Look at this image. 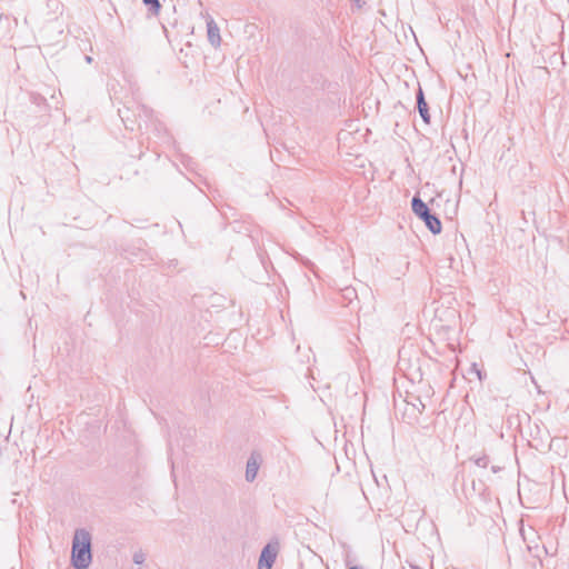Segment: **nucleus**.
<instances>
[{
  "mask_svg": "<svg viewBox=\"0 0 569 569\" xmlns=\"http://www.w3.org/2000/svg\"><path fill=\"white\" fill-rule=\"evenodd\" d=\"M142 2L144 6L149 7V11L152 14L158 16L160 13L161 4L159 0H142Z\"/></svg>",
  "mask_w": 569,
  "mask_h": 569,
  "instance_id": "6e6552de",
  "label": "nucleus"
},
{
  "mask_svg": "<svg viewBox=\"0 0 569 569\" xmlns=\"http://www.w3.org/2000/svg\"><path fill=\"white\" fill-rule=\"evenodd\" d=\"M412 569H420V568L416 566V567H412Z\"/></svg>",
  "mask_w": 569,
  "mask_h": 569,
  "instance_id": "4468645a",
  "label": "nucleus"
},
{
  "mask_svg": "<svg viewBox=\"0 0 569 569\" xmlns=\"http://www.w3.org/2000/svg\"><path fill=\"white\" fill-rule=\"evenodd\" d=\"M353 3H355V6H356L357 8H359V9H360L365 2H362L361 0H355V2H353Z\"/></svg>",
  "mask_w": 569,
  "mask_h": 569,
  "instance_id": "9b49d317",
  "label": "nucleus"
},
{
  "mask_svg": "<svg viewBox=\"0 0 569 569\" xmlns=\"http://www.w3.org/2000/svg\"><path fill=\"white\" fill-rule=\"evenodd\" d=\"M147 555L142 550H138L133 553L132 560L136 565H142L146 561Z\"/></svg>",
  "mask_w": 569,
  "mask_h": 569,
  "instance_id": "1a4fd4ad",
  "label": "nucleus"
},
{
  "mask_svg": "<svg viewBox=\"0 0 569 569\" xmlns=\"http://www.w3.org/2000/svg\"><path fill=\"white\" fill-rule=\"evenodd\" d=\"M411 208L413 213L423 220L433 234L441 232V221L438 217L430 213L428 206L419 197L416 196L412 198Z\"/></svg>",
  "mask_w": 569,
  "mask_h": 569,
  "instance_id": "f03ea898",
  "label": "nucleus"
},
{
  "mask_svg": "<svg viewBox=\"0 0 569 569\" xmlns=\"http://www.w3.org/2000/svg\"><path fill=\"white\" fill-rule=\"evenodd\" d=\"M406 401L407 405L411 406L412 410L416 411L417 413H421L426 408V405L423 403L420 397L410 395L408 396V399Z\"/></svg>",
  "mask_w": 569,
  "mask_h": 569,
  "instance_id": "0eeeda50",
  "label": "nucleus"
},
{
  "mask_svg": "<svg viewBox=\"0 0 569 569\" xmlns=\"http://www.w3.org/2000/svg\"><path fill=\"white\" fill-rule=\"evenodd\" d=\"M475 463L480 468H487L489 463V459L486 456L479 457L475 459Z\"/></svg>",
  "mask_w": 569,
  "mask_h": 569,
  "instance_id": "9d476101",
  "label": "nucleus"
},
{
  "mask_svg": "<svg viewBox=\"0 0 569 569\" xmlns=\"http://www.w3.org/2000/svg\"><path fill=\"white\" fill-rule=\"evenodd\" d=\"M91 561V535L86 529H77L72 540V566L77 569H87Z\"/></svg>",
  "mask_w": 569,
  "mask_h": 569,
  "instance_id": "f257e3e1",
  "label": "nucleus"
},
{
  "mask_svg": "<svg viewBox=\"0 0 569 569\" xmlns=\"http://www.w3.org/2000/svg\"><path fill=\"white\" fill-rule=\"evenodd\" d=\"M417 107H418L419 114L422 118V120L425 121V123H429L430 122L429 109H428V104L425 100L423 91L420 87L417 92Z\"/></svg>",
  "mask_w": 569,
  "mask_h": 569,
  "instance_id": "39448f33",
  "label": "nucleus"
},
{
  "mask_svg": "<svg viewBox=\"0 0 569 569\" xmlns=\"http://www.w3.org/2000/svg\"><path fill=\"white\" fill-rule=\"evenodd\" d=\"M207 29H208V40H209V42L213 47H219L220 42H221L220 30H219L218 26L216 24V22L212 19H210L207 22Z\"/></svg>",
  "mask_w": 569,
  "mask_h": 569,
  "instance_id": "423d86ee",
  "label": "nucleus"
},
{
  "mask_svg": "<svg viewBox=\"0 0 569 569\" xmlns=\"http://www.w3.org/2000/svg\"><path fill=\"white\" fill-rule=\"evenodd\" d=\"M349 569H360V568H359V567H357V566H352V567H350Z\"/></svg>",
  "mask_w": 569,
  "mask_h": 569,
  "instance_id": "ddd939ff",
  "label": "nucleus"
},
{
  "mask_svg": "<svg viewBox=\"0 0 569 569\" xmlns=\"http://www.w3.org/2000/svg\"><path fill=\"white\" fill-rule=\"evenodd\" d=\"M86 60H87V62H89V63H90V62L92 61V58H91V57H89V56H87V57H86Z\"/></svg>",
  "mask_w": 569,
  "mask_h": 569,
  "instance_id": "f8f14e48",
  "label": "nucleus"
},
{
  "mask_svg": "<svg viewBox=\"0 0 569 569\" xmlns=\"http://www.w3.org/2000/svg\"><path fill=\"white\" fill-rule=\"evenodd\" d=\"M277 557V548L267 545L260 555L258 569H271Z\"/></svg>",
  "mask_w": 569,
  "mask_h": 569,
  "instance_id": "7ed1b4c3",
  "label": "nucleus"
},
{
  "mask_svg": "<svg viewBox=\"0 0 569 569\" xmlns=\"http://www.w3.org/2000/svg\"><path fill=\"white\" fill-rule=\"evenodd\" d=\"M260 463H261V457L259 453L257 452H252L251 456L249 457L248 461H247V466H246V480L248 482H252L257 475H258V470L260 468Z\"/></svg>",
  "mask_w": 569,
  "mask_h": 569,
  "instance_id": "20e7f679",
  "label": "nucleus"
}]
</instances>
